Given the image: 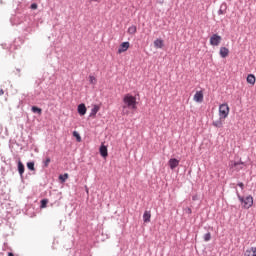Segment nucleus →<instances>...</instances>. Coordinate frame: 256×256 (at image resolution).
Here are the masks:
<instances>
[{
  "label": "nucleus",
  "instance_id": "cd10ccee",
  "mask_svg": "<svg viewBox=\"0 0 256 256\" xmlns=\"http://www.w3.org/2000/svg\"><path fill=\"white\" fill-rule=\"evenodd\" d=\"M237 186L240 187L242 191L245 189V184L243 182H238Z\"/></svg>",
  "mask_w": 256,
  "mask_h": 256
},
{
  "label": "nucleus",
  "instance_id": "0eeeda50",
  "mask_svg": "<svg viewBox=\"0 0 256 256\" xmlns=\"http://www.w3.org/2000/svg\"><path fill=\"white\" fill-rule=\"evenodd\" d=\"M168 165L170 167V169H176V167H179V160L177 158H171L168 161Z\"/></svg>",
  "mask_w": 256,
  "mask_h": 256
},
{
  "label": "nucleus",
  "instance_id": "7ed1b4c3",
  "mask_svg": "<svg viewBox=\"0 0 256 256\" xmlns=\"http://www.w3.org/2000/svg\"><path fill=\"white\" fill-rule=\"evenodd\" d=\"M227 115H229V105H227V103L221 104L219 106L220 119H225Z\"/></svg>",
  "mask_w": 256,
  "mask_h": 256
},
{
  "label": "nucleus",
  "instance_id": "9b49d317",
  "mask_svg": "<svg viewBox=\"0 0 256 256\" xmlns=\"http://www.w3.org/2000/svg\"><path fill=\"white\" fill-rule=\"evenodd\" d=\"M77 111L81 116H83L85 113H87V106H85L84 103H81L78 105Z\"/></svg>",
  "mask_w": 256,
  "mask_h": 256
},
{
  "label": "nucleus",
  "instance_id": "412c9836",
  "mask_svg": "<svg viewBox=\"0 0 256 256\" xmlns=\"http://www.w3.org/2000/svg\"><path fill=\"white\" fill-rule=\"evenodd\" d=\"M99 109L100 107L98 105H95L91 110L90 117H93V115H97V113H99Z\"/></svg>",
  "mask_w": 256,
  "mask_h": 256
},
{
  "label": "nucleus",
  "instance_id": "c756f323",
  "mask_svg": "<svg viewBox=\"0 0 256 256\" xmlns=\"http://www.w3.org/2000/svg\"><path fill=\"white\" fill-rule=\"evenodd\" d=\"M38 5L37 3H32L30 6V9H37Z\"/></svg>",
  "mask_w": 256,
  "mask_h": 256
},
{
  "label": "nucleus",
  "instance_id": "423d86ee",
  "mask_svg": "<svg viewBox=\"0 0 256 256\" xmlns=\"http://www.w3.org/2000/svg\"><path fill=\"white\" fill-rule=\"evenodd\" d=\"M130 43L129 42H122L118 48V53H125V51H127L130 47Z\"/></svg>",
  "mask_w": 256,
  "mask_h": 256
},
{
  "label": "nucleus",
  "instance_id": "473e14b6",
  "mask_svg": "<svg viewBox=\"0 0 256 256\" xmlns=\"http://www.w3.org/2000/svg\"><path fill=\"white\" fill-rule=\"evenodd\" d=\"M5 91L3 89H0V95H4Z\"/></svg>",
  "mask_w": 256,
  "mask_h": 256
},
{
  "label": "nucleus",
  "instance_id": "2eb2a0df",
  "mask_svg": "<svg viewBox=\"0 0 256 256\" xmlns=\"http://www.w3.org/2000/svg\"><path fill=\"white\" fill-rule=\"evenodd\" d=\"M143 221L144 223H150L151 222V212L145 211L143 214Z\"/></svg>",
  "mask_w": 256,
  "mask_h": 256
},
{
  "label": "nucleus",
  "instance_id": "f257e3e1",
  "mask_svg": "<svg viewBox=\"0 0 256 256\" xmlns=\"http://www.w3.org/2000/svg\"><path fill=\"white\" fill-rule=\"evenodd\" d=\"M234 189H236V196L242 205V209H251V207H253V196L248 195L246 197H243V196H241V194L239 193V190H237V188H234Z\"/></svg>",
  "mask_w": 256,
  "mask_h": 256
},
{
  "label": "nucleus",
  "instance_id": "a211bd4d",
  "mask_svg": "<svg viewBox=\"0 0 256 256\" xmlns=\"http://www.w3.org/2000/svg\"><path fill=\"white\" fill-rule=\"evenodd\" d=\"M31 111H32V113H37V115H41V113H43V109H41L37 106H32Z\"/></svg>",
  "mask_w": 256,
  "mask_h": 256
},
{
  "label": "nucleus",
  "instance_id": "5701e85b",
  "mask_svg": "<svg viewBox=\"0 0 256 256\" xmlns=\"http://www.w3.org/2000/svg\"><path fill=\"white\" fill-rule=\"evenodd\" d=\"M47 203H49V200L48 199H42L40 201V207L41 209H45V207H47Z\"/></svg>",
  "mask_w": 256,
  "mask_h": 256
},
{
  "label": "nucleus",
  "instance_id": "9d476101",
  "mask_svg": "<svg viewBox=\"0 0 256 256\" xmlns=\"http://www.w3.org/2000/svg\"><path fill=\"white\" fill-rule=\"evenodd\" d=\"M227 14V2H223L220 5V9L218 10V15H226Z\"/></svg>",
  "mask_w": 256,
  "mask_h": 256
},
{
  "label": "nucleus",
  "instance_id": "4be33fe9",
  "mask_svg": "<svg viewBox=\"0 0 256 256\" xmlns=\"http://www.w3.org/2000/svg\"><path fill=\"white\" fill-rule=\"evenodd\" d=\"M27 169H29V171H35V162L31 161V162H27Z\"/></svg>",
  "mask_w": 256,
  "mask_h": 256
},
{
  "label": "nucleus",
  "instance_id": "72a5a7b5",
  "mask_svg": "<svg viewBox=\"0 0 256 256\" xmlns=\"http://www.w3.org/2000/svg\"><path fill=\"white\" fill-rule=\"evenodd\" d=\"M8 256H15L12 252H8Z\"/></svg>",
  "mask_w": 256,
  "mask_h": 256
},
{
  "label": "nucleus",
  "instance_id": "f704fd0d",
  "mask_svg": "<svg viewBox=\"0 0 256 256\" xmlns=\"http://www.w3.org/2000/svg\"><path fill=\"white\" fill-rule=\"evenodd\" d=\"M241 169H243V166H239V167L237 168L238 171H241Z\"/></svg>",
  "mask_w": 256,
  "mask_h": 256
},
{
  "label": "nucleus",
  "instance_id": "dca6fc26",
  "mask_svg": "<svg viewBox=\"0 0 256 256\" xmlns=\"http://www.w3.org/2000/svg\"><path fill=\"white\" fill-rule=\"evenodd\" d=\"M246 81L247 83H249L250 85H255V81H256V78H255V75L253 74H249L246 78Z\"/></svg>",
  "mask_w": 256,
  "mask_h": 256
},
{
  "label": "nucleus",
  "instance_id": "393cba45",
  "mask_svg": "<svg viewBox=\"0 0 256 256\" xmlns=\"http://www.w3.org/2000/svg\"><path fill=\"white\" fill-rule=\"evenodd\" d=\"M59 179L62 183H65V181H67V179H69V174L65 173L64 175H60Z\"/></svg>",
  "mask_w": 256,
  "mask_h": 256
},
{
  "label": "nucleus",
  "instance_id": "b1692460",
  "mask_svg": "<svg viewBox=\"0 0 256 256\" xmlns=\"http://www.w3.org/2000/svg\"><path fill=\"white\" fill-rule=\"evenodd\" d=\"M214 127H217L218 129H221L223 127V122L221 120H217L213 122Z\"/></svg>",
  "mask_w": 256,
  "mask_h": 256
},
{
  "label": "nucleus",
  "instance_id": "f8f14e48",
  "mask_svg": "<svg viewBox=\"0 0 256 256\" xmlns=\"http://www.w3.org/2000/svg\"><path fill=\"white\" fill-rule=\"evenodd\" d=\"M100 155H101V157H104V159L106 157H108L109 152L107 151V146H105V145L100 146Z\"/></svg>",
  "mask_w": 256,
  "mask_h": 256
},
{
  "label": "nucleus",
  "instance_id": "39448f33",
  "mask_svg": "<svg viewBox=\"0 0 256 256\" xmlns=\"http://www.w3.org/2000/svg\"><path fill=\"white\" fill-rule=\"evenodd\" d=\"M16 163H17L18 173L21 179H23V173H25V165L23 164V162H21L20 157H16Z\"/></svg>",
  "mask_w": 256,
  "mask_h": 256
},
{
  "label": "nucleus",
  "instance_id": "4468645a",
  "mask_svg": "<svg viewBox=\"0 0 256 256\" xmlns=\"http://www.w3.org/2000/svg\"><path fill=\"white\" fill-rule=\"evenodd\" d=\"M244 256H256V247H251L244 252Z\"/></svg>",
  "mask_w": 256,
  "mask_h": 256
},
{
  "label": "nucleus",
  "instance_id": "bb28decb",
  "mask_svg": "<svg viewBox=\"0 0 256 256\" xmlns=\"http://www.w3.org/2000/svg\"><path fill=\"white\" fill-rule=\"evenodd\" d=\"M89 81H90L91 85L97 84V78H95V76H89Z\"/></svg>",
  "mask_w": 256,
  "mask_h": 256
},
{
  "label": "nucleus",
  "instance_id": "ddd939ff",
  "mask_svg": "<svg viewBox=\"0 0 256 256\" xmlns=\"http://www.w3.org/2000/svg\"><path fill=\"white\" fill-rule=\"evenodd\" d=\"M164 45H165V44H164L163 39L158 38V39H156V40L154 41V47H156L157 49H163V46H164Z\"/></svg>",
  "mask_w": 256,
  "mask_h": 256
},
{
  "label": "nucleus",
  "instance_id": "6e6552de",
  "mask_svg": "<svg viewBox=\"0 0 256 256\" xmlns=\"http://www.w3.org/2000/svg\"><path fill=\"white\" fill-rule=\"evenodd\" d=\"M196 103H203V90L197 91L194 95Z\"/></svg>",
  "mask_w": 256,
  "mask_h": 256
},
{
  "label": "nucleus",
  "instance_id": "2f4dec72",
  "mask_svg": "<svg viewBox=\"0 0 256 256\" xmlns=\"http://www.w3.org/2000/svg\"><path fill=\"white\" fill-rule=\"evenodd\" d=\"M197 199H199L197 195L192 196V201H197Z\"/></svg>",
  "mask_w": 256,
  "mask_h": 256
},
{
  "label": "nucleus",
  "instance_id": "e433bc0d",
  "mask_svg": "<svg viewBox=\"0 0 256 256\" xmlns=\"http://www.w3.org/2000/svg\"><path fill=\"white\" fill-rule=\"evenodd\" d=\"M0 185H1V180H0Z\"/></svg>",
  "mask_w": 256,
  "mask_h": 256
},
{
  "label": "nucleus",
  "instance_id": "f3484780",
  "mask_svg": "<svg viewBox=\"0 0 256 256\" xmlns=\"http://www.w3.org/2000/svg\"><path fill=\"white\" fill-rule=\"evenodd\" d=\"M49 163H51V158H50V157H46V158L42 161V167H43V169H47V167H49Z\"/></svg>",
  "mask_w": 256,
  "mask_h": 256
},
{
  "label": "nucleus",
  "instance_id": "aec40b11",
  "mask_svg": "<svg viewBox=\"0 0 256 256\" xmlns=\"http://www.w3.org/2000/svg\"><path fill=\"white\" fill-rule=\"evenodd\" d=\"M128 33L129 35H135V33H137V26L132 25L128 28Z\"/></svg>",
  "mask_w": 256,
  "mask_h": 256
},
{
  "label": "nucleus",
  "instance_id": "c85d7f7f",
  "mask_svg": "<svg viewBox=\"0 0 256 256\" xmlns=\"http://www.w3.org/2000/svg\"><path fill=\"white\" fill-rule=\"evenodd\" d=\"M239 165H245L244 162L240 161V162H234V167H239Z\"/></svg>",
  "mask_w": 256,
  "mask_h": 256
},
{
  "label": "nucleus",
  "instance_id": "f03ea898",
  "mask_svg": "<svg viewBox=\"0 0 256 256\" xmlns=\"http://www.w3.org/2000/svg\"><path fill=\"white\" fill-rule=\"evenodd\" d=\"M123 109H137V98L131 94H126L123 98Z\"/></svg>",
  "mask_w": 256,
  "mask_h": 256
},
{
  "label": "nucleus",
  "instance_id": "a878e982",
  "mask_svg": "<svg viewBox=\"0 0 256 256\" xmlns=\"http://www.w3.org/2000/svg\"><path fill=\"white\" fill-rule=\"evenodd\" d=\"M204 241L207 243L209 241H211V232H208L204 235L203 237Z\"/></svg>",
  "mask_w": 256,
  "mask_h": 256
},
{
  "label": "nucleus",
  "instance_id": "1a4fd4ad",
  "mask_svg": "<svg viewBox=\"0 0 256 256\" xmlns=\"http://www.w3.org/2000/svg\"><path fill=\"white\" fill-rule=\"evenodd\" d=\"M219 55H220V57H222V59H225L226 57H229V48L221 47Z\"/></svg>",
  "mask_w": 256,
  "mask_h": 256
},
{
  "label": "nucleus",
  "instance_id": "7c9ffc66",
  "mask_svg": "<svg viewBox=\"0 0 256 256\" xmlns=\"http://www.w3.org/2000/svg\"><path fill=\"white\" fill-rule=\"evenodd\" d=\"M186 213H187L188 215H191V213H193V211L191 210V208H186Z\"/></svg>",
  "mask_w": 256,
  "mask_h": 256
},
{
  "label": "nucleus",
  "instance_id": "6ab92c4d",
  "mask_svg": "<svg viewBox=\"0 0 256 256\" xmlns=\"http://www.w3.org/2000/svg\"><path fill=\"white\" fill-rule=\"evenodd\" d=\"M73 137H75L77 143H81L83 140L81 139V134L77 131H73L72 133Z\"/></svg>",
  "mask_w": 256,
  "mask_h": 256
},
{
  "label": "nucleus",
  "instance_id": "c9c22d12",
  "mask_svg": "<svg viewBox=\"0 0 256 256\" xmlns=\"http://www.w3.org/2000/svg\"><path fill=\"white\" fill-rule=\"evenodd\" d=\"M92 1H97V0H92Z\"/></svg>",
  "mask_w": 256,
  "mask_h": 256
},
{
  "label": "nucleus",
  "instance_id": "20e7f679",
  "mask_svg": "<svg viewBox=\"0 0 256 256\" xmlns=\"http://www.w3.org/2000/svg\"><path fill=\"white\" fill-rule=\"evenodd\" d=\"M222 37L218 34H213L211 37H210V45L214 46V47H217L221 41H222Z\"/></svg>",
  "mask_w": 256,
  "mask_h": 256
}]
</instances>
